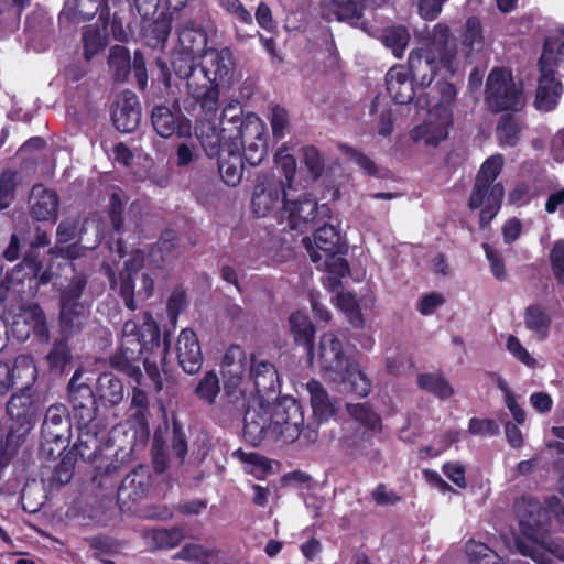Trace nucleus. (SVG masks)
<instances>
[{"label":"nucleus","mask_w":564,"mask_h":564,"mask_svg":"<svg viewBox=\"0 0 564 564\" xmlns=\"http://www.w3.org/2000/svg\"><path fill=\"white\" fill-rule=\"evenodd\" d=\"M20 183L19 173L6 169L0 174V210L8 208L15 198V191Z\"/></svg>","instance_id":"51"},{"label":"nucleus","mask_w":564,"mask_h":564,"mask_svg":"<svg viewBox=\"0 0 564 564\" xmlns=\"http://www.w3.org/2000/svg\"><path fill=\"white\" fill-rule=\"evenodd\" d=\"M466 553L470 564H503L502 558L485 543L468 541Z\"/></svg>","instance_id":"52"},{"label":"nucleus","mask_w":564,"mask_h":564,"mask_svg":"<svg viewBox=\"0 0 564 564\" xmlns=\"http://www.w3.org/2000/svg\"><path fill=\"white\" fill-rule=\"evenodd\" d=\"M78 235V221L76 219H63L56 229V245H67Z\"/></svg>","instance_id":"64"},{"label":"nucleus","mask_w":564,"mask_h":564,"mask_svg":"<svg viewBox=\"0 0 564 564\" xmlns=\"http://www.w3.org/2000/svg\"><path fill=\"white\" fill-rule=\"evenodd\" d=\"M366 0H329L323 6V18L327 21H352L362 17Z\"/></svg>","instance_id":"35"},{"label":"nucleus","mask_w":564,"mask_h":564,"mask_svg":"<svg viewBox=\"0 0 564 564\" xmlns=\"http://www.w3.org/2000/svg\"><path fill=\"white\" fill-rule=\"evenodd\" d=\"M195 395L204 404L213 405L220 393V381L214 370L205 372L194 389Z\"/></svg>","instance_id":"47"},{"label":"nucleus","mask_w":564,"mask_h":564,"mask_svg":"<svg viewBox=\"0 0 564 564\" xmlns=\"http://www.w3.org/2000/svg\"><path fill=\"white\" fill-rule=\"evenodd\" d=\"M250 378L254 386L256 394L251 398H261L276 393L280 388L279 373L274 365L269 361L252 362Z\"/></svg>","instance_id":"31"},{"label":"nucleus","mask_w":564,"mask_h":564,"mask_svg":"<svg viewBox=\"0 0 564 564\" xmlns=\"http://www.w3.org/2000/svg\"><path fill=\"white\" fill-rule=\"evenodd\" d=\"M70 436L72 423L67 408L64 404L48 406L41 427L39 456L46 460L54 459L66 451Z\"/></svg>","instance_id":"10"},{"label":"nucleus","mask_w":564,"mask_h":564,"mask_svg":"<svg viewBox=\"0 0 564 564\" xmlns=\"http://www.w3.org/2000/svg\"><path fill=\"white\" fill-rule=\"evenodd\" d=\"M119 294L122 297L126 307L130 311H135L134 276L130 275V273H119Z\"/></svg>","instance_id":"61"},{"label":"nucleus","mask_w":564,"mask_h":564,"mask_svg":"<svg viewBox=\"0 0 564 564\" xmlns=\"http://www.w3.org/2000/svg\"><path fill=\"white\" fill-rule=\"evenodd\" d=\"M417 386L434 394L441 400H446L454 394V389L448 380L440 373H421L417 376Z\"/></svg>","instance_id":"45"},{"label":"nucleus","mask_w":564,"mask_h":564,"mask_svg":"<svg viewBox=\"0 0 564 564\" xmlns=\"http://www.w3.org/2000/svg\"><path fill=\"white\" fill-rule=\"evenodd\" d=\"M217 556L218 551L216 549L206 547L198 543H186L174 555V558L208 564L209 561L216 558Z\"/></svg>","instance_id":"50"},{"label":"nucleus","mask_w":564,"mask_h":564,"mask_svg":"<svg viewBox=\"0 0 564 564\" xmlns=\"http://www.w3.org/2000/svg\"><path fill=\"white\" fill-rule=\"evenodd\" d=\"M339 253L324 254V270L326 273L345 278L349 274L350 268L348 261L338 256Z\"/></svg>","instance_id":"62"},{"label":"nucleus","mask_w":564,"mask_h":564,"mask_svg":"<svg viewBox=\"0 0 564 564\" xmlns=\"http://www.w3.org/2000/svg\"><path fill=\"white\" fill-rule=\"evenodd\" d=\"M522 127L519 119L512 113L500 117L496 134L501 147H516L520 141Z\"/></svg>","instance_id":"43"},{"label":"nucleus","mask_w":564,"mask_h":564,"mask_svg":"<svg viewBox=\"0 0 564 564\" xmlns=\"http://www.w3.org/2000/svg\"><path fill=\"white\" fill-rule=\"evenodd\" d=\"M523 321L527 329L533 333L538 340L544 341L549 337L552 317L543 305H529L524 310Z\"/></svg>","instance_id":"37"},{"label":"nucleus","mask_w":564,"mask_h":564,"mask_svg":"<svg viewBox=\"0 0 564 564\" xmlns=\"http://www.w3.org/2000/svg\"><path fill=\"white\" fill-rule=\"evenodd\" d=\"M172 31V19L161 13L156 19L142 26V35L148 46L164 47Z\"/></svg>","instance_id":"39"},{"label":"nucleus","mask_w":564,"mask_h":564,"mask_svg":"<svg viewBox=\"0 0 564 564\" xmlns=\"http://www.w3.org/2000/svg\"><path fill=\"white\" fill-rule=\"evenodd\" d=\"M119 477V465L117 462L107 463L105 466H96L91 477L93 484L101 489L115 488Z\"/></svg>","instance_id":"53"},{"label":"nucleus","mask_w":564,"mask_h":564,"mask_svg":"<svg viewBox=\"0 0 564 564\" xmlns=\"http://www.w3.org/2000/svg\"><path fill=\"white\" fill-rule=\"evenodd\" d=\"M95 392L98 404L110 409L123 400L124 387L112 373L104 372L97 379Z\"/></svg>","instance_id":"33"},{"label":"nucleus","mask_w":564,"mask_h":564,"mask_svg":"<svg viewBox=\"0 0 564 564\" xmlns=\"http://www.w3.org/2000/svg\"><path fill=\"white\" fill-rule=\"evenodd\" d=\"M386 86L388 95L398 105L416 101L420 94L426 93L425 89L416 85V80L409 74L404 65H394L388 70ZM429 93H431V96L434 95L432 89Z\"/></svg>","instance_id":"20"},{"label":"nucleus","mask_w":564,"mask_h":564,"mask_svg":"<svg viewBox=\"0 0 564 564\" xmlns=\"http://www.w3.org/2000/svg\"><path fill=\"white\" fill-rule=\"evenodd\" d=\"M285 197L286 193L281 184L258 181L251 198V209L257 217H265L276 207L280 200L284 203Z\"/></svg>","instance_id":"28"},{"label":"nucleus","mask_w":564,"mask_h":564,"mask_svg":"<svg viewBox=\"0 0 564 564\" xmlns=\"http://www.w3.org/2000/svg\"><path fill=\"white\" fill-rule=\"evenodd\" d=\"M431 93L420 94L416 107L429 111V119L416 126L412 131L414 140H423L426 144L438 145L447 139L449 129L454 123L453 107L457 98V89L454 84L438 80L432 87Z\"/></svg>","instance_id":"5"},{"label":"nucleus","mask_w":564,"mask_h":564,"mask_svg":"<svg viewBox=\"0 0 564 564\" xmlns=\"http://www.w3.org/2000/svg\"><path fill=\"white\" fill-rule=\"evenodd\" d=\"M224 401V408L230 416L243 413V438L253 447L264 440L283 442L296 441L304 427V411L302 404L293 397H282L276 402L261 398H248L241 410L231 408Z\"/></svg>","instance_id":"1"},{"label":"nucleus","mask_w":564,"mask_h":564,"mask_svg":"<svg viewBox=\"0 0 564 564\" xmlns=\"http://www.w3.org/2000/svg\"><path fill=\"white\" fill-rule=\"evenodd\" d=\"M306 388L310 393L311 406L314 417L318 421V423L327 421L336 412L335 405L332 402L327 391L323 384L315 379H311L307 382Z\"/></svg>","instance_id":"36"},{"label":"nucleus","mask_w":564,"mask_h":564,"mask_svg":"<svg viewBox=\"0 0 564 564\" xmlns=\"http://www.w3.org/2000/svg\"><path fill=\"white\" fill-rule=\"evenodd\" d=\"M411 35L404 25L387 28L382 34L384 46L392 51L397 58H401L410 42Z\"/></svg>","instance_id":"46"},{"label":"nucleus","mask_w":564,"mask_h":564,"mask_svg":"<svg viewBox=\"0 0 564 564\" xmlns=\"http://www.w3.org/2000/svg\"><path fill=\"white\" fill-rule=\"evenodd\" d=\"M152 547L171 550L176 547L184 539L183 530L177 527L170 529H153L148 533Z\"/></svg>","instance_id":"48"},{"label":"nucleus","mask_w":564,"mask_h":564,"mask_svg":"<svg viewBox=\"0 0 564 564\" xmlns=\"http://www.w3.org/2000/svg\"><path fill=\"white\" fill-rule=\"evenodd\" d=\"M131 409L134 411L133 417L140 425L148 424L150 415V403L148 394L138 387L133 388L131 397Z\"/></svg>","instance_id":"55"},{"label":"nucleus","mask_w":564,"mask_h":564,"mask_svg":"<svg viewBox=\"0 0 564 564\" xmlns=\"http://www.w3.org/2000/svg\"><path fill=\"white\" fill-rule=\"evenodd\" d=\"M552 41L543 43V51L538 63L540 77L534 106L538 110L545 112L555 109L563 94V85L555 78V70L552 68Z\"/></svg>","instance_id":"15"},{"label":"nucleus","mask_w":564,"mask_h":564,"mask_svg":"<svg viewBox=\"0 0 564 564\" xmlns=\"http://www.w3.org/2000/svg\"><path fill=\"white\" fill-rule=\"evenodd\" d=\"M291 334L297 345H302L308 357L314 356L315 326L307 314L296 311L289 317Z\"/></svg>","instance_id":"32"},{"label":"nucleus","mask_w":564,"mask_h":564,"mask_svg":"<svg viewBox=\"0 0 564 564\" xmlns=\"http://www.w3.org/2000/svg\"><path fill=\"white\" fill-rule=\"evenodd\" d=\"M468 431L473 435L495 436L500 432V427L492 419L471 417L468 423Z\"/></svg>","instance_id":"63"},{"label":"nucleus","mask_w":564,"mask_h":564,"mask_svg":"<svg viewBox=\"0 0 564 564\" xmlns=\"http://www.w3.org/2000/svg\"><path fill=\"white\" fill-rule=\"evenodd\" d=\"M69 338L62 334V338L53 343L45 356V361L51 372L62 375L66 367L72 364L73 355L68 345Z\"/></svg>","instance_id":"40"},{"label":"nucleus","mask_w":564,"mask_h":564,"mask_svg":"<svg viewBox=\"0 0 564 564\" xmlns=\"http://www.w3.org/2000/svg\"><path fill=\"white\" fill-rule=\"evenodd\" d=\"M303 161L304 165L314 180L322 176L325 163L322 154L314 145L303 148Z\"/></svg>","instance_id":"57"},{"label":"nucleus","mask_w":564,"mask_h":564,"mask_svg":"<svg viewBox=\"0 0 564 564\" xmlns=\"http://www.w3.org/2000/svg\"><path fill=\"white\" fill-rule=\"evenodd\" d=\"M30 214L37 221H55L57 219L58 196L54 191L42 184L32 187L30 197Z\"/></svg>","instance_id":"29"},{"label":"nucleus","mask_w":564,"mask_h":564,"mask_svg":"<svg viewBox=\"0 0 564 564\" xmlns=\"http://www.w3.org/2000/svg\"><path fill=\"white\" fill-rule=\"evenodd\" d=\"M83 55L89 62L94 56L102 52L108 45V35L98 25H86L82 33Z\"/></svg>","instance_id":"41"},{"label":"nucleus","mask_w":564,"mask_h":564,"mask_svg":"<svg viewBox=\"0 0 564 564\" xmlns=\"http://www.w3.org/2000/svg\"><path fill=\"white\" fill-rule=\"evenodd\" d=\"M178 36V51L173 55L171 65L164 59L156 58L154 65L151 67V83L152 86H158L169 93L174 79V65L178 58H189L196 62V57H203L208 51V35L205 28L187 21L182 26L177 28Z\"/></svg>","instance_id":"9"},{"label":"nucleus","mask_w":564,"mask_h":564,"mask_svg":"<svg viewBox=\"0 0 564 564\" xmlns=\"http://www.w3.org/2000/svg\"><path fill=\"white\" fill-rule=\"evenodd\" d=\"M346 410L354 421L364 427L362 432L345 437L344 443L350 449L349 454L355 458L366 456L370 460H378L380 452L368 447L372 445L373 435L382 430L381 416L367 403H348Z\"/></svg>","instance_id":"11"},{"label":"nucleus","mask_w":564,"mask_h":564,"mask_svg":"<svg viewBox=\"0 0 564 564\" xmlns=\"http://www.w3.org/2000/svg\"><path fill=\"white\" fill-rule=\"evenodd\" d=\"M57 457H61V460L53 469L51 482L57 486H64L73 478L77 455L74 451H68L66 453L64 451L63 454L56 455L54 459Z\"/></svg>","instance_id":"49"},{"label":"nucleus","mask_w":564,"mask_h":564,"mask_svg":"<svg viewBox=\"0 0 564 564\" xmlns=\"http://www.w3.org/2000/svg\"><path fill=\"white\" fill-rule=\"evenodd\" d=\"M319 362L325 371L335 373L334 380L349 386V391L356 395L367 397L370 392V380L358 362L344 354L340 340L332 333L319 339Z\"/></svg>","instance_id":"8"},{"label":"nucleus","mask_w":564,"mask_h":564,"mask_svg":"<svg viewBox=\"0 0 564 564\" xmlns=\"http://www.w3.org/2000/svg\"><path fill=\"white\" fill-rule=\"evenodd\" d=\"M43 402L36 391H19L7 403V413L18 431L29 432L39 419Z\"/></svg>","instance_id":"18"},{"label":"nucleus","mask_w":564,"mask_h":564,"mask_svg":"<svg viewBox=\"0 0 564 564\" xmlns=\"http://www.w3.org/2000/svg\"><path fill=\"white\" fill-rule=\"evenodd\" d=\"M151 122L155 132L164 139L174 134L186 138L192 132L191 120L184 116L176 99L171 107L155 105L151 111Z\"/></svg>","instance_id":"17"},{"label":"nucleus","mask_w":564,"mask_h":564,"mask_svg":"<svg viewBox=\"0 0 564 564\" xmlns=\"http://www.w3.org/2000/svg\"><path fill=\"white\" fill-rule=\"evenodd\" d=\"M10 373L12 375V389L19 391H35L33 388L37 379V368L32 356L19 355L10 365Z\"/></svg>","instance_id":"34"},{"label":"nucleus","mask_w":564,"mask_h":564,"mask_svg":"<svg viewBox=\"0 0 564 564\" xmlns=\"http://www.w3.org/2000/svg\"><path fill=\"white\" fill-rule=\"evenodd\" d=\"M197 109L199 115L204 116V119L197 120L195 126V135L208 158H218L226 153L225 148L226 144L229 143V140H226L227 138L224 135L223 128L218 130L212 120L216 115L206 116L199 108Z\"/></svg>","instance_id":"25"},{"label":"nucleus","mask_w":564,"mask_h":564,"mask_svg":"<svg viewBox=\"0 0 564 564\" xmlns=\"http://www.w3.org/2000/svg\"><path fill=\"white\" fill-rule=\"evenodd\" d=\"M516 547L521 555L530 557L536 564H554V561L550 557L549 552L541 549L534 542L528 543L522 539H517Z\"/></svg>","instance_id":"56"},{"label":"nucleus","mask_w":564,"mask_h":564,"mask_svg":"<svg viewBox=\"0 0 564 564\" xmlns=\"http://www.w3.org/2000/svg\"><path fill=\"white\" fill-rule=\"evenodd\" d=\"M482 24L478 17H469L465 23L463 44L473 47L475 44H482Z\"/></svg>","instance_id":"59"},{"label":"nucleus","mask_w":564,"mask_h":564,"mask_svg":"<svg viewBox=\"0 0 564 564\" xmlns=\"http://www.w3.org/2000/svg\"><path fill=\"white\" fill-rule=\"evenodd\" d=\"M514 513L518 518L520 533L529 541H539L551 532L552 521L547 514L546 505L543 506L532 495H522L514 500Z\"/></svg>","instance_id":"13"},{"label":"nucleus","mask_w":564,"mask_h":564,"mask_svg":"<svg viewBox=\"0 0 564 564\" xmlns=\"http://www.w3.org/2000/svg\"><path fill=\"white\" fill-rule=\"evenodd\" d=\"M86 307L83 302L59 301V326L62 334L72 337L76 330H80L85 319Z\"/></svg>","instance_id":"38"},{"label":"nucleus","mask_w":564,"mask_h":564,"mask_svg":"<svg viewBox=\"0 0 564 564\" xmlns=\"http://www.w3.org/2000/svg\"><path fill=\"white\" fill-rule=\"evenodd\" d=\"M303 242L310 253L311 261L319 262L324 254L340 253V234L335 226L324 224L314 232V246L308 237L303 238Z\"/></svg>","instance_id":"26"},{"label":"nucleus","mask_w":564,"mask_h":564,"mask_svg":"<svg viewBox=\"0 0 564 564\" xmlns=\"http://www.w3.org/2000/svg\"><path fill=\"white\" fill-rule=\"evenodd\" d=\"M449 26L440 22L431 31L426 30L422 46L410 52L406 69L420 88H429L440 69L452 72L457 52L449 45Z\"/></svg>","instance_id":"4"},{"label":"nucleus","mask_w":564,"mask_h":564,"mask_svg":"<svg viewBox=\"0 0 564 564\" xmlns=\"http://www.w3.org/2000/svg\"><path fill=\"white\" fill-rule=\"evenodd\" d=\"M108 0H66L58 14L59 25L79 24L89 21L97 13L101 19H108Z\"/></svg>","instance_id":"22"},{"label":"nucleus","mask_w":564,"mask_h":564,"mask_svg":"<svg viewBox=\"0 0 564 564\" xmlns=\"http://www.w3.org/2000/svg\"><path fill=\"white\" fill-rule=\"evenodd\" d=\"M220 126L226 140L246 143L249 165H259L267 155L264 124L254 112H243L238 100L229 101L221 111Z\"/></svg>","instance_id":"6"},{"label":"nucleus","mask_w":564,"mask_h":564,"mask_svg":"<svg viewBox=\"0 0 564 564\" xmlns=\"http://www.w3.org/2000/svg\"><path fill=\"white\" fill-rule=\"evenodd\" d=\"M41 269H43V263L40 259V254L34 250H29L24 254L23 260L7 273L6 281L8 286L4 289L2 284L0 285V315L6 311L4 301L7 289L11 285L24 283L26 280L31 282L33 279H36Z\"/></svg>","instance_id":"27"},{"label":"nucleus","mask_w":564,"mask_h":564,"mask_svg":"<svg viewBox=\"0 0 564 564\" xmlns=\"http://www.w3.org/2000/svg\"><path fill=\"white\" fill-rule=\"evenodd\" d=\"M283 209L286 213L290 228L301 232L307 230L318 217L321 219L330 218L332 213L327 204L319 206L317 200L307 194L294 200L285 197Z\"/></svg>","instance_id":"16"},{"label":"nucleus","mask_w":564,"mask_h":564,"mask_svg":"<svg viewBox=\"0 0 564 564\" xmlns=\"http://www.w3.org/2000/svg\"><path fill=\"white\" fill-rule=\"evenodd\" d=\"M150 488V475L148 469L139 466L130 471L119 484L117 488L118 501L127 503L137 502L142 499Z\"/></svg>","instance_id":"30"},{"label":"nucleus","mask_w":564,"mask_h":564,"mask_svg":"<svg viewBox=\"0 0 564 564\" xmlns=\"http://www.w3.org/2000/svg\"><path fill=\"white\" fill-rule=\"evenodd\" d=\"M485 100L494 112L517 111L522 107V88L514 83L511 74L507 75L503 68L495 67L487 77Z\"/></svg>","instance_id":"12"},{"label":"nucleus","mask_w":564,"mask_h":564,"mask_svg":"<svg viewBox=\"0 0 564 564\" xmlns=\"http://www.w3.org/2000/svg\"><path fill=\"white\" fill-rule=\"evenodd\" d=\"M113 127L122 133L135 131L141 121V105L131 90L122 91L111 107Z\"/></svg>","instance_id":"21"},{"label":"nucleus","mask_w":564,"mask_h":564,"mask_svg":"<svg viewBox=\"0 0 564 564\" xmlns=\"http://www.w3.org/2000/svg\"><path fill=\"white\" fill-rule=\"evenodd\" d=\"M170 347V333L166 332L163 340H161V330L158 323L147 313L141 325L133 321L124 323L120 347L110 356V366L112 369L127 375L139 386L143 377L140 368L141 360L149 355H159L162 359H165Z\"/></svg>","instance_id":"3"},{"label":"nucleus","mask_w":564,"mask_h":564,"mask_svg":"<svg viewBox=\"0 0 564 564\" xmlns=\"http://www.w3.org/2000/svg\"><path fill=\"white\" fill-rule=\"evenodd\" d=\"M503 167L501 154L491 155L481 164L468 198L470 210L480 209L479 227L486 229L499 213L505 197V187L497 177Z\"/></svg>","instance_id":"7"},{"label":"nucleus","mask_w":564,"mask_h":564,"mask_svg":"<svg viewBox=\"0 0 564 564\" xmlns=\"http://www.w3.org/2000/svg\"><path fill=\"white\" fill-rule=\"evenodd\" d=\"M186 294L184 291H174L166 303V314L173 328L176 327L181 312L186 307Z\"/></svg>","instance_id":"60"},{"label":"nucleus","mask_w":564,"mask_h":564,"mask_svg":"<svg viewBox=\"0 0 564 564\" xmlns=\"http://www.w3.org/2000/svg\"><path fill=\"white\" fill-rule=\"evenodd\" d=\"M108 64L112 70L113 79L118 83H123L128 79L131 73V55L130 51L122 45H115L110 48Z\"/></svg>","instance_id":"42"},{"label":"nucleus","mask_w":564,"mask_h":564,"mask_svg":"<svg viewBox=\"0 0 564 564\" xmlns=\"http://www.w3.org/2000/svg\"><path fill=\"white\" fill-rule=\"evenodd\" d=\"M247 366V356L239 345H231L221 360L224 377L223 400L231 404V408L241 410L246 405V392L241 389V382Z\"/></svg>","instance_id":"14"},{"label":"nucleus","mask_w":564,"mask_h":564,"mask_svg":"<svg viewBox=\"0 0 564 564\" xmlns=\"http://www.w3.org/2000/svg\"><path fill=\"white\" fill-rule=\"evenodd\" d=\"M176 358L184 372L195 375L200 370L204 358L194 330L184 328L180 333L176 340Z\"/></svg>","instance_id":"24"},{"label":"nucleus","mask_w":564,"mask_h":564,"mask_svg":"<svg viewBox=\"0 0 564 564\" xmlns=\"http://www.w3.org/2000/svg\"><path fill=\"white\" fill-rule=\"evenodd\" d=\"M124 202L120 193H112L109 196L108 205V218L115 232L120 234L123 231L124 219H123Z\"/></svg>","instance_id":"54"},{"label":"nucleus","mask_w":564,"mask_h":564,"mask_svg":"<svg viewBox=\"0 0 564 564\" xmlns=\"http://www.w3.org/2000/svg\"><path fill=\"white\" fill-rule=\"evenodd\" d=\"M549 258L554 279L564 288V240L554 243Z\"/></svg>","instance_id":"58"},{"label":"nucleus","mask_w":564,"mask_h":564,"mask_svg":"<svg viewBox=\"0 0 564 564\" xmlns=\"http://www.w3.org/2000/svg\"><path fill=\"white\" fill-rule=\"evenodd\" d=\"M97 423H93L89 426H83L78 442L70 449L83 460H94L97 453L100 451V442L97 440V433H93V430L97 427Z\"/></svg>","instance_id":"44"},{"label":"nucleus","mask_w":564,"mask_h":564,"mask_svg":"<svg viewBox=\"0 0 564 564\" xmlns=\"http://www.w3.org/2000/svg\"><path fill=\"white\" fill-rule=\"evenodd\" d=\"M204 62L178 58L174 65V80L185 82L187 99L193 109L199 108L206 116H214L220 108V87L229 85L235 73L231 50L209 47Z\"/></svg>","instance_id":"2"},{"label":"nucleus","mask_w":564,"mask_h":564,"mask_svg":"<svg viewBox=\"0 0 564 564\" xmlns=\"http://www.w3.org/2000/svg\"><path fill=\"white\" fill-rule=\"evenodd\" d=\"M68 400L72 404L74 417L77 421L79 430L83 426H89L95 423L98 413V400L96 392L90 386L80 383L75 386V376L68 384Z\"/></svg>","instance_id":"19"},{"label":"nucleus","mask_w":564,"mask_h":564,"mask_svg":"<svg viewBox=\"0 0 564 564\" xmlns=\"http://www.w3.org/2000/svg\"><path fill=\"white\" fill-rule=\"evenodd\" d=\"M246 143L232 142L226 144L225 152L218 156V171L228 186H237L243 175V164L249 162L246 160Z\"/></svg>","instance_id":"23"}]
</instances>
